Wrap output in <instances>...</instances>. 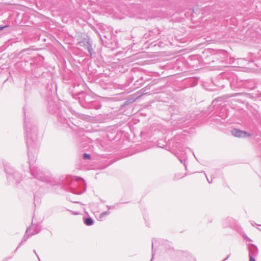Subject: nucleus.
<instances>
[{
  "instance_id": "f03ea898",
  "label": "nucleus",
  "mask_w": 261,
  "mask_h": 261,
  "mask_svg": "<svg viewBox=\"0 0 261 261\" xmlns=\"http://www.w3.org/2000/svg\"><path fill=\"white\" fill-rule=\"evenodd\" d=\"M85 223L87 225H91L93 223V220L90 218H87L86 219H85Z\"/></svg>"
},
{
  "instance_id": "f257e3e1",
  "label": "nucleus",
  "mask_w": 261,
  "mask_h": 261,
  "mask_svg": "<svg viewBox=\"0 0 261 261\" xmlns=\"http://www.w3.org/2000/svg\"><path fill=\"white\" fill-rule=\"evenodd\" d=\"M232 134L237 137H241L244 136L246 133L239 129H234L231 132Z\"/></svg>"
},
{
  "instance_id": "39448f33",
  "label": "nucleus",
  "mask_w": 261,
  "mask_h": 261,
  "mask_svg": "<svg viewBox=\"0 0 261 261\" xmlns=\"http://www.w3.org/2000/svg\"><path fill=\"white\" fill-rule=\"evenodd\" d=\"M3 27H0V30H2L3 29Z\"/></svg>"
},
{
  "instance_id": "7ed1b4c3",
  "label": "nucleus",
  "mask_w": 261,
  "mask_h": 261,
  "mask_svg": "<svg viewBox=\"0 0 261 261\" xmlns=\"http://www.w3.org/2000/svg\"><path fill=\"white\" fill-rule=\"evenodd\" d=\"M84 158L85 159H90V155L88 154L85 153L84 154Z\"/></svg>"
},
{
  "instance_id": "20e7f679",
  "label": "nucleus",
  "mask_w": 261,
  "mask_h": 261,
  "mask_svg": "<svg viewBox=\"0 0 261 261\" xmlns=\"http://www.w3.org/2000/svg\"><path fill=\"white\" fill-rule=\"evenodd\" d=\"M250 261H255V259H254L253 257H252V256H250Z\"/></svg>"
}]
</instances>
